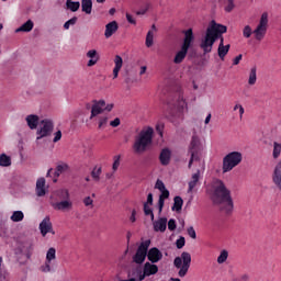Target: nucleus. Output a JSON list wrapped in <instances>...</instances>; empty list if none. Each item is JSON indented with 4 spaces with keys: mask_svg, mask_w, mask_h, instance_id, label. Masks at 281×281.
I'll use <instances>...</instances> for the list:
<instances>
[{
    "mask_svg": "<svg viewBox=\"0 0 281 281\" xmlns=\"http://www.w3.org/2000/svg\"><path fill=\"white\" fill-rule=\"evenodd\" d=\"M211 193V201L213 205H217L220 212L232 214L234 212V200L232 199V191L227 189L225 182L221 179L213 181Z\"/></svg>",
    "mask_w": 281,
    "mask_h": 281,
    "instance_id": "f257e3e1",
    "label": "nucleus"
},
{
    "mask_svg": "<svg viewBox=\"0 0 281 281\" xmlns=\"http://www.w3.org/2000/svg\"><path fill=\"white\" fill-rule=\"evenodd\" d=\"M227 32V26L223 24L216 23V21L212 20L209 24L205 36L200 43L201 49H203V54H211L214 43L223 36Z\"/></svg>",
    "mask_w": 281,
    "mask_h": 281,
    "instance_id": "f03ea898",
    "label": "nucleus"
},
{
    "mask_svg": "<svg viewBox=\"0 0 281 281\" xmlns=\"http://www.w3.org/2000/svg\"><path fill=\"white\" fill-rule=\"evenodd\" d=\"M155 130L153 127L143 128L135 137L133 149L136 154L146 153L148 146L153 144V135Z\"/></svg>",
    "mask_w": 281,
    "mask_h": 281,
    "instance_id": "7ed1b4c3",
    "label": "nucleus"
},
{
    "mask_svg": "<svg viewBox=\"0 0 281 281\" xmlns=\"http://www.w3.org/2000/svg\"><path fill=\"white\" fill-rule=\"evenodd\" d=\"M243 162V153L240 151H231L223 158L222 170L223 173L232 172L236 166H240Z\"/></svg>",
    "mask_w": 281,
    "mask_h": 281,
    "instance_id": "20e7f679",
    "label": "nucleus"
},
{
    "mask_svg": "<svg viewBox=\"0 0 281 281\" xmlns=\"http://www.w3.org/2000/svg\"><path fill=\"white\" fill-rule=\"evenodd\" d=\"M267 27H269V13L263 12L261 14L259 24L254 31L256 41H262V38H265V36L267 35Z\"/></svg>",
    "mask_w": 281,
    "mask_h": 281,
    "instance_id": "39448f33",
    "label": "nucleus"
},
{
    "mask_svg": "<svg viewBox=\"0 0 281 281\" xmlns=\"http://www.w3.org/2000/svg\"><path fill=\"white\" fill-rule=\"evenodd\" d=\"M148 247H150V239L142 241L136 254L133 256V262L136 265H144L146 257H148Z\"/></svg>",
    "mask_w": 281,
    "mask_h": 281,
    "instance_id": "423d86ee",
    "label": "nucleus"
},
{
    "mask_svg": "<svg viewBox=\"0 0 281 281\" xmlns=\"http://www.w3.org/2000/svg\"><path fill=\"white\" fill-rule=\"evenodd\" d=\"M41 128L36 132V140L43 139V137H49L54 133V121L44 119L40 122Z\"/></svg>",
    "mask_w": 281,
    "mask_h": 281,
    "instance_id": "0eeeda50",
    "label": "nucleus"
},
{
    "mask_svg": "<svg viewBox=\"0 0 281 281\" xmlns=\"http://www.w3.org/2000/svg\"><path fill=\"white\" fill-rule=\"evenodd\" d=\"M182 260V267L178 272L179 278H186L188 271L190 270V265L192 262V255L190 252L183 251L180 256Z\"/></svg>",
    "mask_w": 281,
    "mask_h": 281,
    "instance_id": "6e6552de",
    "label": "nucleus"
},
{
    "mask_svg": "<svg viewBox=\"0 0 281 281\" xmlns=\"http://www.w3.org/2000/svg\"><path fill=\"white\" fill-rule=\"evenodd\" d=\"M104 106H106V101L104 100H94L93 105L91 108V115L90 120H93V117H97V115H100L104 113Z\"/></svg>",
    "mask_w": 281,
    "mask_h": 281,
    "instance_id": "1a4fd4ad",
    "label": "nucleus"
},
{
    "mask_svg": "<svg viewBox=\"0 0 281 281\" xmlns=\"http://www.w3.org/2000/svg\"><path fill=\"white\" fill-rule=\"evenodd\" d=\"M164 258V254L159 248L153 247L149 250H147V260L151 262V265H156V262H159Z\"/></svg>",
    "mask_w": 281,
    "mask_h": 281,
    "instance_id": "9d476101",
    "label": "nucleus"
},
{
    "mask_svg": "<svg viewBox=\"0 0 281 281\" xmlns=\"http://www.w3.org/2000/svg\"><path fill=\"white\" fill-rule=\"evenodd\" d=\"M272 183L281 192V161H279L272 171Z\"/></svg>",
    "mask_w": 281,
    "mask_h": 281,
    "instance_id": "9b49d317",
    "label": "nucleus"
},
{
    "mask_svg": "<svg viewBox=\"0 0 281 281\" xmlns=\"http://www.w3.org/2000/svg\"><path fill=\"white\" fill-rule=\"evenodd\" d=\"M18 249L20 254H23L24 256H26L27 260H30L34 251V244L32 243V240H26L22 243V245Z\"/></svg>",
    "mask_w": 281,
    "mask_h": 281,
    "instance_id": "f8f14e48",
    "label": "nucleus"
},
{
    "mask_svg": "<svg viewBox=\"0 0 281 281\" xmlns=\"http://www.w3.org/2000/svg\"><path fill=\"white\" fill-rule=\"evenodd\" d=\"M40 231H41L42 236H47V234H54V228L52 226V221L49 220V216H46L40 223Z\"/></svg>",
    "mask_w": 281,
    "mask_h": 281,
    "instance_id": "ddd939ff",
    "label": "nucleus"
},
{
    "mask_svg": "<svg viewBox=\"0 0 281 281\" xmlns=\"http://www.w3.org/2000/svg\"><path fill=\"white\" fill-rule=\"evenodd\" d=\"M159 272V267L155 263L146 262L143 267V278H150Z\"/></svg>",
    "mask_w": 281,
    "mask_h": 281,
    "instance_id": "4468645a",
    "label": "nucleus"
},
{
    "mask_svg": "<svg viewBox=\"0 0 281 281\" xmlns=\"http://www.w3.org/2000/svg\"><path fill=\"white\" fill-rule=\"evenodd\" d=\"M128 278H134V280L137 281H144L146 278L144 277V270L142 269V266H136L135 268H132V270L127 273Z\"/></svg>",
    "mask_w": 281,
    "mask_h": 281,
    "instance_id": "2eb2a0df",
    "label": "nucleus"
},
{
    "mask_svg": "<svg viewBox=\"0 0 281 281\" xmlns=\"http://www.w3.org/2000/svg\"><path fill=\"white\" fill-rule=\"evenodd\" d=\"M117 30H120V25H117V21H112L108 23L105 25V32H104L105 38H111V36H113V34H115Z\"/></svg>",
    "mask_w": 281,
    "mask_h": 281,
    "instance_id": "dca6fc26",
    "label": "nucleus"
},
{
    "mask_svg": "<svg viewBox=\"0 0 281 281\" xmlns=\"http://www.w3.org/2000/svg\"><path fill=\"white\" fill-rule=\"evenodd\" d=\"M54 210H58L60 212H67L69 210H71V207H74V203H71V201L69 200H64L57 203L53 204Z\"/></svg>",
    "mask_w": 281,
    "mask_h": 281,
    "instance_id": "f3484780",
    "label": "nucleus"
},
{
    "mask_svg": "<svg viewBox=\"0 0 281 281\" xmlns=\"http://www.w3.org/2000/svg\"><path fill=\"white\" fill-rule=\"evenodd\" d=\"M154 225V232H166V228L168 227V218L160 217L159 220L155 221L153 223Z\"/></svg>",
    "mask_w": 281,
    "mask_h": 281,
    "instance_id": "a211bd4d",
    "label": "nucleus"
},
{
    "mask_svg": "<svg viewBox=\"0 0 281 281\" xmlns=\"http://www.w3.org/2000/svg\"><path fill=\"white\" fill-rule=\"evenodd\" d=\"M172 153L168 148H164L159 155V161L161 166H169Z\"/></svg>",
    "mask_w": 281,
    "mask_h": 281,
    "instance_id": "6ab92c4d",
    "label": "nucleus"
},
{
    "mask_svg": "<svg viewBox=\"0 0 281 281\" xmlns=\"http://www.w3.org/2000/svg\"><path fill=\"white\" fill-rule=\"evenodd\" d=\"M87 58H90L88 61V67H93V65L98 64V60H100V55L98 54V50L95 49H90L86 54Z\"/></svg>",
    "mask_w": 281,
    "mask_h": 281,
    "instance_id": "aec40b11",
    "label": "nucleus"
},
{
    "mask_svg": "<svg viewBox=\"0 0 281 281\" xmlns=\"http://www.w3.org/2000/svg\"><path fill=\"white\" fill-rule=\"evenodd\" d=\"M26 124L31 131L38 128V115L30 114L25 117Z\"/></svg>",
    "mask_w": 281,
    "mask_h": 281,
    "instance_id": "412c9836",
    "label": "nucleus"
},
{
    "mask_svg": "<svg viewBox=\"0 0 281 281\" xmlns=\"http://www.w3.org/2000/svg\"><path fill=\"white\" fill-rule=\"evenodd\" d=\"M199 179H201V170H198L192 175L191 181H189L188 194L192 193L196 184L199 183Z\"/></svg>",
    "mask_w": 281,
    "mask_h": 281,
    "instance_id": "4be33fe9",
    "label": "nucleus"
},
{
    "mask_svg": "<svg viewBox=\"0 0 281 281\" xmlns=\"http://www.w3.org/2000/svg\"><path fill=\"white\" fill-rule=\"evenodd\" d=\"M115 67L113 69V79L117 78L120 75V69H122V66L124 65V60L122 59V56L116 55L114 58Z\"/></svg>",
    "mask_w": 281,
    "mask_h": 281,
    "instance_id": "5701e85b",
    "label": "nucleus"
},
{
    "mask_svg": "<svg viewBox=\"0 0 281 281\" xmlns=\"http://www.w3.org/2000/svg\"><path fill=\"white\" fill-rule=\"evenodd\" d=\"M194 150H201V140L196 135L192 136L188 151H194Z\"/></svg>",
    "mask_w": 281,
    "mask_h": 281,
    "instance_id": "b1692460",
    "label": "nucleus"
},
{
    "mask_svg": "<svg viewBox=\"0 0 281 281\" xmlns=\"http://www.w3.org/2000/svg\"><path fill=\"white\" fill-rule=\"evenodd\" d=\"M183 209V198L176 195L173 198V205L171 207L172 212H181V210Z\"/></svg>",
    "mask_w": 281,
    "mask_h": 281,
    "instance_id": "393cba45",
    "label": "nucleus"
},
{
    "mask_svg": "<svg viewBox=\"0 0 281 281\" xmlns=\"http://www.w3.org/2000/svg\"><path fill=\"white\" fill-rule=\"evenodd\" d=\"M36 194H37V196H45V178L37 179Z\"/></svg>",
    "mask_w": 281,
    "mask_h": 281,
    "instance_id": "a878e982",
    "label": "nucleus"
},
{
    "mask_svg": "<svg viewBox=\"0 0 281 281\" xmlns=\"http://www.w3.org/2000/svg\"><path fill=\"white\" fill-rule=\"evenodd\" d=\"M93 10V1L92 0H81V11L85 14H91Z\"/></svg>",
    "mask_w": 281,
    "mask_h": 281,
    "instance_id": "bb28decb",
    "label": "nucleus"
},
{
    "mask_svg": "<svg viewBox=\"0 0 281 281\" xmlns=\"http://www.w3.org/2000/svg\"><path fill=\"white\" fill-rule=\"evenodd\" d=\"M34 30V22L32 20H27L24 24L15 30L16 34L19 32H32Z\"/></svg>",
    "mask_w": 281,
    "mask_h": 281,
    "instance_id": "cd10ccee",
    "label": "nucleus"
},
{
    "mask_svg": "<svg viewBox=\"0 0 281 281\" xmlns=\"http://www.w3.org/2000/svg\"><path fill=\"white\" fill-rule=\"evenodd\" d=\"M229 47H231L229 44L223 45V43H222L218 45L217 54H218V57L221 58V60H225V55L229 54Z\"/></svg>",
    "mask_w": 281,
    "mask_h": 281,
    "instance_id": "c85d7f7f",
    "label": "nucleus"
},
{
    "mask_svg": "<svg viewBox=\"0 0 281 281\" xmlns=\"http://www.w3.org/2000/svg\"><path fill=\"white\" fill-rule=\"evenodd\" d=\"M186 56H188L187 50H183L182 48H180V50L176 54L173 58L175 65H181V63L186 60Z\"/></svg>",
    "mask_w": 281,
    "mask_h": 281,
    "instance_id": "c756f323",
    "label": "nucleus"
},
{
    "mask_svg": "<svg viewBox=\"0 0 281 281\" xmlns=\"http://www.w3.org/2000/svg\"><path fill=\"white\" fill-rule=\"evenodd\" d=\"M0 166L2 168H8V166H12V158L5 154L0 155Z\"/></svg>",
    "mask_w": 281,
    "mask_h": 281,
    "instance_id": "7c9ffc66",
    "label": "nucleus"
},
{
    "mask_svg": "<svg viewBox=\"0 0 281 281\" xmlns=\"http://www.w3.org/2000/svg\"><path fill=\"white\" fill-rule=\"evenodd\" d=\"M184 34L183 41L187 43L194 44V32L192 29H188L187 31L182 32Z\"/></svg>",
    "mask_w": 281,
    "mask_h": 281,
    "instance_id": "2f4dec72",
    "label": "nucleus"
},
{
    "mask_svg": "<svg viewBox=\"0 0 281 281\" xmlns=\"http://www.w3.org/2000/svg\"><path fill=\"white\" fill-rule=\"evenodd\" d=\"M188 153L189 155H191L188 168H192V164H194V161H200L201 157L199 156V153H201V150H194V151H188Z\"/></svg>",
    "mask_w": 281,
    "mask_h": 281,
    "instance_id": "473e14b6",
    "label": "nucleus"
},
{
    "mask_svg": "<svg viewBox=\"0 0 281 281\" xmlns=\"http://www.w3.org/2000/svg\"><path fill=\"white\" fill-rule=\"evenodd\" d=\"M25 218V215L22 213V211H14L13 214L11 215V221L13 223H21Z\"/></svg>",
    "mask_w": 281,
    "mask_h": 281,
    "instance_id": "72a5a7b5",
    "label": "nucleus"
},
{
    "mask_svg": "<svg viewBox=\"0 0 281 281\" xmlns=\"http://www.w3.org/2000/svg\"><path fill=\"white\" fill-rule=\"evenodd\" d=\"M66 8L70 10V12H78L80 10V3L78 1L66 2Z\"/></svg>",
    "mask_w": 281,
    "mask_h": 281,
    "instance_id": "f704fd0d",
    "label": "nucleus"
},
{
    "mask_svg": "<svg viewBox=\"0 0 281 281\" xmlns=\"http://www.w3.org/2000/svg\"><path fill=\"white\" fill-rule=\"evenodd\" d=\"M256 71H257V68H256V67H252V68L250 69L249 78H248V85H250V86L256 85V80H258V77H257V75H256Z\"/></svg>",
    "mask_w": 281,
    "mask_h": 281,
    "instance_id": "c9c22d12",
    "label": "nucleus"
},
{
    "mask_svg": "<svg viewBox=\"0 0 281 281\" xmlns=\"http://www.w3.org/2000/svg\"><path fill=\"white\" fill-rule=\"evenodd\" d=\"M155 43V34L153 31H148L145 40L146 47H150Z\"/></svg>",
    "mask_w": 281,
    "mask_h": 281,
    "instance_id": "e433bc0d",
    "label": "nucleus"
},
{
    "mask_svg": "<svg viewBox=\"0 0 281 281\" xmlns=\"http://www.w3.org/2000/svg\"><path fill=\"white\" fill-rule=\"evenodd\" d=\"M228 257H229V252L227 250H222L220 256L217 257V263L223 265V262L227 261Z\"/></svg>",
    "mask_w": 281,
    "mask_h": 281,
    "instance_id": "4c0bfd02",
    "label": "nucleus"
},
{
    "mask_svg": "<svg viewBox=\"0 0 281 281\" xmlns=\"http://www.w3.org/2000/svg\"><path fill=\"white\" fill-rule=\"evenodd\" d=\"M102 175V167H94L91 171V177L94 181H100V176Z\"/></svg>",
    "mask_w": 281,
    "mask_h": 281,
    "instance_id": "58836bf2",
    "label": "nucleus"
},
{
    "mask_svg": "<svg viewBox=\"0 0 281 281\" xmlns=\"http://www.w3.org/2000/svg\"><path fill=\"white\" fill-rule=\"evenodd\" d=\"M52 260H56V248L52 247L47 250L46 261L52 262Z\"/></svg>",
    "mask_w": 281,
    "mask_h": 281,
    "instance_id": "ea45409f",
    "label": "nucleus"
},
{
    "mask_svg": "<svg viewBox=\"0 0 281 281\" xmlns=\"http://www.w3.org/2000/svg\"><path fill=\"white\" fill-rule=\"evenodd\" d=\"M280 153H281V144L278 142L273 143V158L278 159V157H280Z\"/></svg>",
    "mask_w": 281,
    "mask_h": 281,
    "instance_id": "a19ab883",
    "label": "nucleus"
},
{
    "mask_svg": "<svg viewBox=\"0 0 281 281\" xmlns=\"http://www.w3.org/2000/svg\"><path fill=\"white\" fill-rule=\"evenodd\" d=\"M76 23H78V16H74L70 20L66 21L64 23V30H69V27H71V25H76Z\"/></svg>",
    "mask_w": 281,
    "mask_h": 281,
    "instance_id": "79ce46f5",
    "label": "nucleus"
},
{
    "mask_svg": "<svg viewBox=\"0 0 281 281\" xmlns=\"http://www.w3.org/2000/svg\"><path fill=\"white\" fill-rule=\"evenodd\" d=\"M56 170L59 175H63V172H67V170H69V165L68 164L57 165Z\"/></svg>",
    "mask_w": 281,
    "mask_h": 281,
    "instance_id": "37998d69",
    "label": "nucleus"
},
{
    "mask_svg": "<svg viewBox=\"0 0 281 281\" xmlns=\"http://www.w3.org/2000/svg\"><path fill=\"white\" fill-rule=\"evenodd\" d=\"M176 247L177 249H183V247H186V237L180 236L176 241Z\"/></svg>",
    "mask_w": 281,
    "mask_h": 281,
    "instance_id": "c03bdc74",
    "label": "nucleus"
},
{
    "mask_svg": "<svg viewBox=\"0 0 281 281\" xmlns=\"http://www.w3.org/2000/svg\"><path fill=\"white\" fill-rule=\"evenodd\" d=\"M3 262V258L0 257V281H8V272L1 270V263Z\"/></svg>",
    "mask_w": 281,
    "mask_h": 281,
    "instance_id": "a18cd8bd",
    "label": "nucleus"
},
{
    "mask_svg": "<svg viewBox=\"0 0 281 281\" xmlns=\"http://www.w3.org/2000/svg\"><path fill=\"white\" fill-rule=\"evenodd\" d=\"M52 262L49 261H45V263L43 266H41V271H43V273H49V271H52Z\"/></svg>",
    "mask_w": 281,
    "mask_h": 281,
    "instance_id": "49530a36",
    "label": "nucleus"
},
{
    "mask_svg": "<svg viewBox=\"0 0 281 281\" xmlns=\"http://www.w3.org/2000/svg\"><path fill=\"white\" fill-rule=\"evenodd\" d=\"M192 43L191 42H184L182 41V45L180 47V49L184 50V52H190V49H192Z\"/></svg>",
    "mask_w": 281,
    "mask_h": 281,
    "instance_id": "de8ad7c7",
    "label": "nucleus"
},
{
    "mask_svg": "<svg viewBox=\"0 0 281 281\" xmlns=\"http://www.w3.org/2000/svg\"><path fill=\"white\" fill-rule=\"evenodd\" d=\"M243 36H244L245 38H250V36H251V26L246 25V26L244 27V30H243Z\"/></svg>",
    "mask_w": 281,
    "mask_h": 281,
    "instance_id": "09e8293b",
    "label": "nucleus"
},
{
    "mask_svg": "<svg viewBox=\"0 0 281 281\" xmlns=\"http://www.w3.org/2000/svg\"><path fill=\"white\" fill-rule=\"evenodd\" d=\"M168 229L169 232H175V229H177V221H175L173 218H170L168 221Z\"/></svg>",
    "mask_w": 281,
    "mask_h": 281,
    "instance_id": "8fccbe9b",
    "label": "nucleus"
},
{
    "mask_svg": "<svg viewBox=\"0 0 281 281\" xmlns=\"http://www.w3.org/2000/svg\"><path fill=\"white\" fill-rule=\"evenodd\" d=\"M173 265L176 269H181L183 267V261L181 257H176L173 260Z\"/></svg>",
    "mask_w": 281,
    "mask_h": 281,
    "instance_id": "3c124183",
    "label": "nucleus"
},
{
    "mask_svg": "<svg viewBox=\"0 0 281 281\" xmlns=\"http://www.w3.org/2000/svg\"><path fill=\"white\" fill-rule=\"evenodd\" d=\"M156 190H159V192L166 190V184H164V181L157 180L155 184Z\"/></svg>",
    "mask_w": 281,
    "mask_h": 281,
    "instance_id": "603ef678",
    "label": "nucleus"
},
{
    "mask_svg": "<svg viewBox=\"0 0 281 281\" xmlns=\"http://www.w3.org/2000/svg\"><path fill=\"white\" fill-rule=\"evenodd\" d=\"M187 233H188V236H190V238H193V240H195V238H196V231H194L193 226H190L187 229Z\"/></svg>",
    "mask_w": 281,
    "mask_h": 281,
    "instance_id": "864d4df0",
    "label": "nucleus"
},
{
    "mask_svg": "<svg viewBox=\"0 0 281 281\" xmlns=\"http://www.w3.org/2000/svg\"><path fill=\"white\" fill-rule=\"evenodd\" d=\"M160 192L161 194L159 195V199H161L162 201H166V199H170V191H168V189H165Z\"/></svg>",
    "mask_w": 281,
    "mask_h": 281,
    "instance_id": "5fc2aeb1",
    "label": "nucleus"
},
{
    "mask_svg": "<svg viewBox=\"0 0 281 281\" xmlns=\"http://www.w3.org/2000/svg\"><path fill=\"white\" fill-rule=\"evenodd\" d=\"M120 168V156H114V162L112 165V170L115 172Z\"/></svg>",
    "mask_w": 281,
    "mask_h": 281,
    "instance_id": "6e6d98bb",
    "label": "nucleus"
},
{
    "mask_svg": "<svg viewBox=\"0 0 281 281\" xmlns=\"http://www.w3.org/2000/svg\"><path fill=\"white\" fill-rule=\"evenodd\" d=\"M170 115L171 117H181V108H178L177 111L170 110Z\"/></svg>",
    "mask_w": 281,
    "mask_h": 281,
    "instance_id": "4d7b16f0",
    "label": "nucleus"
},
{
    "mask_svg": "<svg viewBox=\"0 0 281 281\" xmlns=\"http://www.w3.org/2000/svg\"><path fill=\"white\" fill-rule=\"evenodd\" d=\"M60 139H63V132L61 131H57L55 133V137L53 139L54 144H56V142H60Z\"/></svg>",
    "mask_w": 281,
    "mask_h": 281,
    "instance_id": "13d9d810",
    "label": "nucleus"
},
{
    "mask_svg": "<svg viewBox=\"0 0 281 281\" xmlns=\"http://www.w3.org/2000/svg\"><path fill=\"white\" fill-rule=\"evenodd\" d=\"M165 203L166 201H164L162 199H158V214H161V212H164Z\"/></svg>",
    "mask_w": 281,
    "mask_h": 281,
    "instance_id": "bf43d9fd",
    "label": "nucleus"
},
{
    "mask_svg": "<svg viewBox=\"0 0 281 281\" xmlns=\"http://www.w3.org/2000/svg\"><path fill=\"white\" fill-rule=\"evenodd\" d=\"M234 10V0H228L227 5L225 7V12H232Z\"/></svg>",
    "mask_w": 281,
    "mask_h": 281,
    "instance_id": "052dcab7",
    "label": "nucleus"
},
{
    "mask_svg": "<svg viewBox=\"0 0 281 281\" xmlns=\"http://www.w3.org/2000/svg\"><path fill=\"white\" fill-rule=\"evenodd\" d=\"M83 204L86 205V207H89V205H93V199H91V196H86L83 199Z\"/></svg>",
    "mask_w": 281,
    "mask_h": 281,
    "instance_id": "680f3d73",
    "label": "nucleus"
},
{
    "mask_svg": "<svg viewBox=\"0 0 281 281\" xmlns=\"http://www.w3.org/2000/svg\"><path fill=\"white\" fill-rule=\"evenodd\" d=\"M120 124H121L120 117H116L110 122V126H112L113 128H117V126H120Z\"/></svg>",
    "mask_w": 281,
    "mask_h": 281,
    "instance_id": "e2e57ef3",
    "label": "nucleus"
},
{
    "mask_svg": "<svg viewBox=\"0 0 281 281\" xmlns=\"http://www.w3.org/2000/svg\"><path fill=\"white\" fill-rule=\"evenodd\" d=\"M106 122H109V117L103 116L99 121V128H102V126H106Z\"/></svg>",
    "mask_w": 281,
    "mask_h": 281,
    "instance_id": "0e129e2a",
    "label": "nucleus"
},
{
    "mask_svg": "<svg viewBox=\"0 0 281 281\" xmlns=\"http://www.w3.org/2000/svg\"><path fill=\"white\" fill-rule=\"evenodd\" d=\"M126 19L127 22L131 23V25H137V22L135 21V19H133V15H131L130 13H126Z\"/></svg>",
    "mask_w": 281,
    "mask_h": 281,
    "instance_id": "69168bd1",
    "label": "nucleus"
},
{
    "mask_svg": "<svg viewBox=\"0 0 281 281\" xmlns=\"http://www.w3.org/2000/svg\"><path fill=\"white\" fill-rule=\"evenodd\" d=\"M187 56L189 59H192L196 56V52L194 49L190 48L187 53Z\"/></svg>",
    "mask_w": 281,
    "mask_h": 281,
    "instance_id": "338daca9",
    "label": "nucleus"
},
{
    "mask_svg": "<svg viewBox=\"0 0 281 281\" xmlns=\"http://www.w3.org/2000/svg\"><path fill=\"white\" fill-rule=\"evenodd\" d=\"M238 281H249V274H241Z\"/></svg>",
    "mask_w": 281,
    "mask_h": 281,
    "instance_id": "774afa93",
    "label": "nucleus"
}]
</instances>
